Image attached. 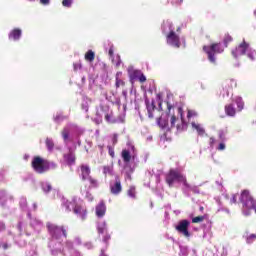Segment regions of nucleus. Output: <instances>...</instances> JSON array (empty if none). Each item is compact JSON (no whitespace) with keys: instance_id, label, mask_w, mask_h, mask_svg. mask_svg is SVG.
<instances>
[{"instance_id":"nucleus-26","label":"nucleus","mask_w":256,"mask_h":256,"mask_svg":"<svg viewBox=\"0 0 256 256\" xmlns=\"http://www.w3.org/2000/svg\"><path fill=\"white\" fill-rule=\"evenodd\" d=\"M46 147L48 149V151H52L55 147V143L53 142V140L51 138H47L46 141Z\"/></svg>"},{"instance_id":"nucleus-31","label":"nucleus","mask_w":256,"mask_h":256,"mask_svg":"<svg viewBox=\"0 0 256 256\" xmlns=\"http://www.w3.org/2000/svg\"><path fill=\"white\" fill-rule=\"evenodd\" d=\"M205 221V216H196L192 218V223H203Z\"/></svg>"},{"instance_id":"nucleus-22","label":"nucleus","mask_w":256,"mask_h":256,"mask_svg":"<svg viewBox=\"0 0 256 256\" xmlns=\"http://www.w3.org/2000/svg\"><path fill=\"white\" fill-rule=\"evenodd\" d=\"M84 59L89 61V63H93V61H95V52H93V50H88L84 56Z\"/></svg>"},{"instance_id":"nucleus-27","label":"nucleus","mask_w":256,"mask_h":256,"mask_svg":"<svg viewBox=\"0 0 256 256\" xmlns=\"http://www.w3.org/2000/svg\"><path fill=\"white\" fill-rule=\"evenodd\" d=\"M223 41H224L225 47H228L229 43L233 41V37L229 34H225Z\"/></svg>"},{"instance_id":"nucleus-13","label":"nucleus","mask_w":256,"mask_h":256,"mask_svg":"<svg viewBox=\"0 0 256 256\" xmlns=\"http://www.w3.org/2000/svg\"><path fill=\"white\" fill-rule=\"evenodd\" d=\"M82 181H87L88 177H91V168L89 165L82 164L80 166Z\"/></svg>"},{"instance_id":"nucleus-15","label":"nucleus","mask_w":256,"mask_h":256,"mask_svg":"<svg viewBox=\"0 0 256 256\" xmlns=\"http://www.w3.org/2000/svg\"><path fill=\"white\" fill-rule=\"evenodd\" d=\"M225 110V114L228 115V117H235V115H237V110L235 109V104L230 103L227 104L224 107Z\"/></svg>"},{"instance_id":"nucleus-32","label":"nucleus","mask_w":256,"mask_h":256,"mask_svg":"<svg viewBox=\"0 0 256 256\" xmlns=\"http://www.w3.org/2000/svg\"><path fill=\"white\" fill-rule=\"evenodd\" d=\"M98 231V235H106L107 233V228H105V226H99L97 228Z\"/></svg>"},{"instance_id":"nucleus-21","label":"nucleus","mask_w":256,"mask_h":256,"mask_svg":"<svg viewBox=\"0 0 256 256\" xmlns=\"http://www.w3.org/2000/svg\"><path fill=\"white\" fill-rule=\"evenodd\" d=\"M192 127L193 129H196L198 135H200L201 137L205 135V128L202 127L200 124H196L195 122H192Z\"/></svg>"},{"instance_id":"nucleus-3","label":"nucleus","mask_w":256,"mask_h":256,"mask_svg":"<svg viewBox=\"0 0 256 256\" xmlns=\"http://www.w3.org/2000/svg\"><path fill=\"white\" fill-rule=\"evenodd\" d=\"M165 181L169 187H173V184L177 181V183H183L186 189L191 188V185L187 182V178L177 169H170L166 174Z\"/></svg>"},{"instance_id":"nucleus-45","label":"nucleus","mask_w":256,"mask_h":256,"mask_svg":"<svg viewBox=\"0 0 256 256\" xmlns=\"http://www.w3.org/2000/svg\"><path fill=\"white\" fill-rule=\"evenodd\" d=\"M81 63L74 64V71H77L78 69H81Z\"/></svg>"},{"instance_id":"nucleus-28","label":"nucleus","mask_w":256,"mask_h":256,"mask_svg":"<svg viewBox=\"0 0 256 256\" xmlns=\"http://www.w3.org/2000/svg\"><path fill=\"white\" fill-rule=\"evenodd\" d=\"M42 189H43L44 193H50V191L53 190V187L51 186L50 183H44V184H42Z\"/></svg>"},{"instance_id":"nucleus-35","label":"nucleus","mask_w":256,"mask_h":256,"mask_svg":"<svg viewBox=\"0 0 256 256\" xmlns=\"http://www.w3.org/2000/svg\"><path fill=\"white\" fill-rule=\"evenodd\" d=\"M62 137H63L64 141H67V139H69V131L67 129H64L62 131Z\"/></svg>"},{"instance_id":"nucleus-1","label":"nucleus","mask_w":256,"mask_h":256,"mask_svg":"<svg viewBox=\"0 0 256 256\" xmlns=\"http://www.w3.org/2000/svg\"><path fill=\"white\" fill-rule=\"evenodd\" d=\"M240 203H242V212L247 217L251 215V211L256 213V200L253 199L249 190H243L239 198Z\"/></svg>"},{"instance_id":"nucleus-43","label":"nucleus","mask_w":256,"mask_h":256,"mask_svg":"<svg viewBox=\"0 0 256 256\" xmlns=\"http://www.w3.org/2000/svg\"><path fill=\"white\" fill-rule=\"evenodd\" d=\"M209 145H210V147H213V145H215V138L214 137H210Z\"/></svg>"},{"instance_id":"nucleus-25","label":"nucleus","mask_w":256,"mask_h":256,"mask_svg":"<svg viewBox=\"0 0 256 256\" xmlns=\"http://www.w3.org/2000/svg\"><path fill=\"white\" fill-rule=\"evenodd\" d=\"M235 103L237 105L238 111H242L245 108V102L243 98H236Z\"/></svg>"},{"instance_id":"nucleus-34","label":"nucleus","mask_w":256,"mask_h":256,"mask_svg":"<svg viewBox=\"0 0 256 256\" xmlns=\"http://www.w3.org/2000/svg\"><path fill=\"white\" fill-rule=\"evenodd\" d=\"M62 5L63 7H71V5H73V0H63Z\"/></svg>"},{"instance_id":"nucleus-24","label":"nucleus","mask_w":256,"mask_h":256,"mask_svg":"<svg viewBox=\"0 0 256 256\" xmlns=\"http://www.w3.org/2000/svg\"><path fill=\"white\" fill-rule=\"evenodd\" d=\"M87 179L90 183V186H89L90 189H95V188L99 187V182H97V179H95L91 176L88 177Z\"/></svg>"},{"instance_id":"nucleus-20","label":"nucleus","mask_w":256,"mask_h":256,"mask_svg":"<svg viewBox=\"0 0 256 256\" xmlns=\"http://www.w3.org/2000/svg\"><path fill=\"white\" fill-rule=\"evenodd\" d=\"M121 155H122V159H123L124 163L131 162V152H129V150L123 149Z\"/></svg>"},{"instance_id":"nucleus-33","label":"nucleus","mask_w":256,"mask_h":256,"mask_svg":"<svg viewBox=\"0 0 256 256\" xmlns=\"http://www.w3.org/2000/svg\"><path fill=\"white\" fill-rule=\"evenodd\" d=\"M103 243H106V245H109V241H111V235L106 233L102 239Z\"/></svg>"},{"instance_id":"nucleus-23","label":"nucleus","mask_w":256,"mask_h":256,"mask_svg":"<svg viewBox=\"0 0 256 256\" xmlns=\"http://www.w3.org/2000/svg\"><path fill=\"white\" fill-rule=\"evenodd\" d=\"M128 197H131L132 199H135L137 197V191L135 186H130L127 190Z\"/></svg>"},{"instance_id":"nucleus-48","label":"nucleus","mask_w":256,"mask_h":256,"mask_svg":"<svg viewBox=\"0 0 256 256\" xmlns=\"http://www.w3.org/2000/svg\"><path fill=\"white\" fill-rule=\"evenodd\" d=\"M99 256H108L106 253H105V250H101L100 252V255Z\"/></svg>"},{"instance_id":"nucleus-10","label":"nucleus","mask_w":256,"mask_h":256,"mask_svg":"<svg viewBox=\"0 0 256 256\" xmlns=\"http://www.w3.org/2000/svg\"><path fill=\"white\" fill-rule=\"evenodd\" d=\"M249 51V43H247L245 40H243L242 43H240L235 50H232V55L234 59H237V57H241V55H245Z\"/></svg>"},{"instance_id":"nucleus-38","label":"nucleus","mask_w":256,"mask_h":256,"mask_svg":"<svg viewBox=\"0 0 256 256\" xmlns=\"http://www.w3.org/2000/svg\"><path fill=\"white\" fill-rule=\"evenodd\" d=\"M196 115H197V114L195 113V111L188 110L187 118H188V119H191V117H195Z\"/></svg>"},{"instance_id":"nucleus-30","label":"nucleus","mask_w":256,"mask_h":256,"mask_svg":"<svg viewBox=\"0 0 256 256\" xmlns=\"http://www.w3.org/2000/svg\"><path fill=\"white\" fill-rule=\"evenodd\" d=\"M254 241H256V234H250L246 237V243H248V245H251Z\"/></svg>"},{"instance_id":"nucleus-39","label":"nucleus","mask_w":256,"mask_h":256,"mask_svg":"<svg viewBox=\"0 0 256 256\" xmlns=\"http://www.w3.org/2000/svg\"><path fill=\"white\" fill-rule=\"evenodd\" d=\"M103 171H104V175H107V174L111 173V167L104 166Z\"/></svg>"},{"instance_id":"nucleus-4","label":"nucleus","mask_w":256,"mask_h":256,"mask_svg":"<svg viewBox=\"0 0 256 256\" xmlns=\"http://www.w3.org/2000/svg\"><path fill=\"white\" fill-rule=\"evenodd\" d=\"M31 167L35 173L43 175V173H47V171L51 169V163L41 156H34L31 162Z\"/></svg>"},{"instance_id":"nucleus-12","label":"nucleus","mask_w":256,"mask_h":256,"mask_svg":"<svg viewBox=\"0 0 256 256\" xmlns=\"http://www.w3.org/2000/svg\"><path fill=\"white\" fill-rule=\"evenodd\" d=\"M64 161L67 163V165H75V161H77V157L75 156V151L73 148H68V153L63 155Z\"/></svg>"},{"instance_id":"nucleus-5","label":"nucleus","mask_w":256,"mask_h":256,"mask_svg":"<svg viewBox=\"0 0 256 256\" xmlns=\"http://www.w3.org/2000/svg\"><path fill=\"white\" fill-rule=\"evenodd\" d=\"M167 117H170V124H169V129H177V131H181L183 129V109L178 108V113L181 115V122L179 121V118L175 116V114H171V109H173V105L167 103Z\"/></svg>"},{"instance_id":"nucleus-44","label":"nucleus","mask_w":256,"mask_h":256,"mask_svg":"<svg viewBox=\"0 0 256 256\" xmlns=\"http://www.w3.org/2000/svg\"><path fill=\"white\" fill-rule=\"evenodd\" d=\"M41 5H49L51 3V0H40Z\"/></svg>"},{"instance_id":"nucleus-17","label":"nucleus","mask_w":256,"mask_h":256,"mask_svg":"<svg viewBox=\"0 0 256 256\" xmlns=\"http://www.w3.org/2000/svg\"><path fill=\"white\" fill-rule=\"evenodd\" d=\"M145 103H146V109L148 111V117L150 119H153V112L155 111L156 109V106H155V101H152L151 103L149 102V100H145Z\"/></svg>"},{"instance_id":"nucleus-16","label":"nucleus","mask_w":256,"mask_h":256,"mask_svg":"<svg viewBox=\"0 0 256 256\" xmlns=\"http://www.w3.org/2000/svg\"><path fill=\"white\" fill-rule=\"evenodd\" d=\"M21 29L15 28L9 33L10 41H19L21 39Z\"/></svg>"},{"instance_id":"nucleus-29","label":"nucleus","mask_w":256,"mask_h":256,"mask_svg":"<svg viewBox=\"0 0 256 256\" xmlns=\"http://www.w3.org/2000/svg\"><path fill=\"white\" fill-rule=\"evenodd\" d=\"M246 52H247V57H249V59H251V61H255V59H256V51L248 49V51H246Z\"/></svg>"},{"instance_id":"nucleus-36","label":"nucleus","mask_w":256,"mask_h":256,"mask_svg":"<svg viewBox=\"0 0 256 256\" xmlns=\"http://www.w3.org/2000/svg\"><path fill=\"white\" fill-rule=\"evenodd\" d=\"M119 141V136L117 134L112 135V145L115 146Z\"/></svg>"},{"instance_id":"nucleus-7","label":"nucleus","mask_w":256,"mask_h":256,"mask_svg":"<svg viewBox=\"0 0 256 256\" xmlns=\"http://www.w3.org/2000/svg\"><path fill=\"white\" fill-rule=\"evenodd\" d=\"M203 51L207 54L210 63H215V54L223 53L224 49L221 43H212L210 46H203Z\"/></svg>"},{"instance_id":"nucleus-9","label":"nucleus","mask_w":256,"mask_h":256,"mask_svg":"<svg viewBox=\"0 0 256 256\" xmlns=\"http://www.w3.org/2000/svg\"><path fill=\"white\" fill-rule=\"evenodd\" d=\"M190 225L191 222H189L187 219H184L178 222V225L175 227V229L178 231V233H181V235L189 238L191 237V233L189 232Z\"/></svg>"},{"instance_id":"nucleus-6","label":"nucleus","mask_w":256,"mask_h":256,"mask_svg":"<svg viewBox=\"0 0 256 256\" xmlns=\"http://www.w3.org/2000/svg\"><path fill=\"white\" fill-rule=\"evenodd\" d=\"M46 227L52 239H56L57 241H59V239H61V235L67 238V228H65V226H57L56 224L48 222L46 224Z\"/></svg>"},{"instance_id":"nucleus-18","label":"nucleus","mask_w":256,"mask_h":256,"mask_svg":"<svg viewBox=\"0 0 256 256\" xmlns=\"http://www.w3.org/2000/svg\"><path fill=\"white\" fill-rule=\"evenodd\" d=\"M121 75H123L122 72H117L116 73V76H115V87H116V89H119V87H125L124 80L119 78V77H121Z\"/></svg>"},{"instance_id":"nucleus-2","label":"nucleus","mask_w":256,"mask_h":256,"mask_svg":"<svg viewBox=\"0 0 256 256\" xmlns=\"http://www.w3.org/2000/svg\"><path fill=\"white\" fill-rule=\"evenodd\" d=\"M64 207L69 213L70 211H73L74 215H77L81 221H85V219H87V207L76 200L66 201L64 203Z\"/></svg>"},{"instance_id":"nucleus-11","label":"nucleus","mask_w":256,"mask_h":256,"mask_svg":"<svg viewBox=\"0 0 256 256\" xmlns=\"http://www.w3.org/2000/svg\"><path fill=\"white\" fill-rule=\"evenodd\" d=\"M121 191H123V186H121V179L119 176H116L115 182L110 185V193H112V195H119Z\"/></svg>"},{"instance_id":"nucleus-40","label":"nucleus","mask_w":256,"mask_h":256,"mask_svg":"<svg viewBox=\"0 0 256 256\" xmlns=\"http://www.w3.org/2000/svg\"><path fill=\"white\" fill-rule=\"evenodd\" d=\"M140 83H145V81H147V77H145L143 74H141L138 78Z\"/></svg>"},{"instance_id":"nucleus-37","label":"nucleus","mask_w":256,"mask_h":256,"mask_svg":"<svg viewBox=\"0 0 256 256\" xmlns=\"http://www.w3.org/2000/svg\"><path fill=\"white\" fill-rule=\"evenodd\" d=\"M108 153L112 159L115 158V150L111 146H108Z\"/></svg>"},{"instance_id":"nucleus-8","label":"nucleus","mask_w":256,"mask_h":256,"mask_svg":"<svg viewBox=\"0 0 256 256\" xmlns=\"http://www.w3.org/2000/svg\"><path fill=\"white\" fill-rule=\"evenodd\" d=\"M166 42L168 45L176 47V49L181 47V38L173 30H170V32L166 35Z\"/></svg>"},{"instance_id":"nucleus-19","label":"nucleus","mask_w":256,"mask_h":256,"mask_svg":"<svg viewBox=\"0 0 256 256\" xmlns=\"http://www.w3.org/2000/svg\"><path fill=\"white\" fill-rule=\"evenodd\" d=\"M158 125L161 129H169V118H163V116H161L158 119Z\"/></svg>"},{"instance_id":"nucleus-14","label":"nucleus","mask_w":256,"mask_h":256,"mask_svg":"<svg viewBox=\"0 0 256 256\" xmlns=\"http://www.w3.org/2000/svg\"><path fill=\"white\" fill-rule=\"evenodd\" d=\"M105 213H107V206H105L104 201H100L99 204L96 206V215L101 218L105 217Z\"/></svg>"},{"instance_id":"nucleus-51","label":"nucleus","mask_w":256,"mask_h":256,"mask_svg":"<svg viewBox=\"0 0 256 256\" xmlns=\"http://www.w3.org/2000/svg\"><path fill=\"white\" fill-rule=\"evenodd\" d=\"M29 1H35V0H29Z\"/></svg>"},{"instance_id":"nucleus-50","label":"nucleus","mask_w":256,"mask_h":256,"mask_svg":"<svg viewBox=\"0 0 256 256\" xmlns=\"http://www.w3.org/2000/svg\"><path fill=\"white\" fill-rule=\"evenodd\" d=\"M99 148H100L101 150H103V146H99Z\"/></svg>"},{"instance_id":"nucleus-41","label":"nucleus","mask_w":256,"mask_h":256,"mask_svg":"<svg viewBox=\"0 0 256 256\" xmlns=\"http://www.w3.org/2000/svg\"><path fill=\"white\" fill-rule=\"evenodd\" d=\"M225 147H226V146H225V143L222 142V143H220V144L218 145V148H217V149H218V151H225Z\"/></svg>"},{"instance_id":"nucleus-46","label":"nucleus","mask_w":256,"mask_h":256,"mask_svg":"<svg viewBox=\"0 0 256 256\" xmlns=\"http://www.w3.org/2000/svg\"><path fill=\"white\" fill-rule=\"evenodd\" d=\"M219 139H221V141H225V133H223V132H220L219 133Z\"/></svg>"},{"instance_id":"nucleus-42","label":"nucleus","mask_w":256,"mask_h":256,"mask_svg":"<svg viewBox=\"0 0 256 256\" xmlns=\"http://www.w3.org/2000/svg\"><path fill=\"white\" fill-rule=\"evenodd\" d=\"M230 203L235 204L237 203V194H234L232 198L230 199Z\"/></svg>"},{"instance_id":"nucleus-47","label":"nucleus","mask_w":256,"mask_h":256,"mask_svg":"<svg viewBox=\"0 0 256 256\" xmlns=\"http://www.w3.org/2000/svg\"><path fill=\"white\" fill-rule=\"evenodd\" d=\"M105 121H107V123H111V116L109 114L105 115Z\"/></svg>"},{"instance_id":"nucleus-49","label":"nucleus","mask_w":256,"mask_h":256,"mask_svg":"<svg viewBox=\"0 0 256 256\" xmlns=\"http://www.w3.org/2000/svg\"><path fill=\"white\" fill-rule=\"evenodd\" d=\"M108 53H109L110 57H113V49L110 48Z\"/></svg>"}]
</instances>
